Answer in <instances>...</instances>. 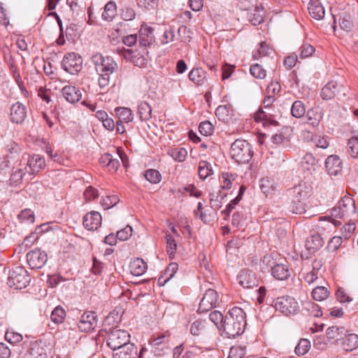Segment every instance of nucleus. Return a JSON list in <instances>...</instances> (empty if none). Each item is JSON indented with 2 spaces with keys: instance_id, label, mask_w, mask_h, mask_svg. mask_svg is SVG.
<instances>
[{
  "instance_id": "nucleus-32",
  "label": "nucleus",
  "mask_w": 358,
  "mask_h": 358,
  "mask_svg": "<svg viewBox=\"0 0 358 358\" xmlns=\"http://www.w3.org/2000/svg\"><path fill=\"white\" fill-rule=\"evenodd\" d=\"M189 78L197 85H202L206 80V73L201 68H194L189 73Z\"/></svg>"
},
{
  "instance_id": "nucleus-14",
  "label": "nucleus",
  "mask_w": 358,
  "mask_h": 358,
  "mask_svg": "<svg viewBox=\"0 0 358 358\" xmlns=\"http://www.w3.org/2000/svg\"><path fill=\"white\" fill-rule=\"evenodd\" d=\"M97 325V315L95 312H85L80 317L78 328L81 331L89 332L94 329Z\"/></svg>"
},
{
  "instance_id": "nucleus-44",
  "label": "nucleus",
  "mask_w": 358,
  "mask_h": 358,
  "mask_svg": "<svg viewBox=\"0 0 358 358\" xmlns=\"http://www.w3.org/2000/svg\"><path fill=\"white\" fill-rule=\"evenodd\" d=\"M329 294V290L324 286H317L311 292L313 299L319 301L327 299Z\"/></svg>"
},
{
  "instance_id": "nucleus-2",
  "label": "nucleus",
  "mask_w": 358,
  "mask_h": 358,
  "mask_svg": "<svg viewBox=\"0 0 358 358\" xmlns=\"http://www.w3.org/2000/svg\"><path fill=\"white\" fill-rule=\"evenodd\" d=\"M230 156L238 164H248L253 156L252 145L246 140L236 139L231 145Z\"/></svg>"
},
{
  "instance_id": "nucleus-29",
  "label": "nucleus",
  "mask_w": 358,
  "mask_h": 358,
  "mask_svg": "<svg viewBox=\"0 0 358 358\" xmlns=\"http://www.w3.org/2000/svg\"><path fill=\"white\" fill-rule=\"evenodd\" d=\"M272 275L277 280H285L291 275V271L285 264H276L271 268Z\"/></svg>"
},
{
  "instance_id": "nucleus-21",
  "label": "nucleus",
  "mask_w": 358,
  "mask_h": 358,
  "mask_svg": "<svg viewBox=\"0 0 358 358\" xmlns=\"http://www.w3.org/2000/svg\"><path fill=\"white\" fill-rule=\"evenodd\" d=\"M215 115L219 120L229 122L234 116V109L231 104L219 106L215 110Z\"/></svg>"
},
{
  "instance_id": "nucleus-17",
  "label": "nucleus",
  "mask_w": 358,
  "mask_h": 358,
  "mask_svg": "<svg viewBox=\"0 0 358 358\" xmlns=\"http://www.w3.org/2000/svg\"><path fill=\"white\" fill-rule=\"evenodd\" d=\"M325 167L327 173L331 176H337L342 171L341 159L336 155H329L325 161Z\"/></svg>"
},
{
  "instance_id": "nucleus-63",
  "label": "nucleus",
  "mask_w": 358,
  "mask_h": 358,
  "mask_svg": "<svg viewBox=\"0 0 358 358\" xmlns=\"http://www.w3.org/2000/svg\"><path fill=\"white\" fill-rule=\"evenodd\" d=\"M24 175V172L22 169H18L12 173L10 178V185L17 186L20 184L22 180V177Z\"/></svg>"
},
{
  "instance_id": "nucleus-31",
  "label": "nucleus",
  "mask_w": 358,
  "mask_h": 358,
  "mask_svg": "<svg viewBox=\"0 0 358 358\" xmlns=\"http://www.w3.org/2000/svg\"><path fill=\"white\" fill-rule=\"evenodd\" d=\"M342 348L344 350L351 352L358 348V335L355 334H344L342 338Z\"/></svg>"
},
{
  "instance_id": "nucleus-51",
  "label": "nucleus",
  "mask_w": 358,
  "mask_h": 358,
  "mask_svg": "<svg viewBox=\"0 0 358 358\" xmlns=\"http://www.w3.org/2000/svg\"><path fill=\"white\" fill-rule=\"evenodd\" d=\"M236 175L229 173H223L220 178L221 187L222 189H229L232 186V181L236 178Z\"/></svg>"
},
{
  "instance_id": "nucleus-12",
  "label": "nucleus",
  "mask_w": 358,
  "mask_h": 358,
  "mask_svg": "<svg viewBox=\"0 0 358 358\" xmlns=\"http://www.w3.org/2000/svg\"><path fill=\"white\" fill-rule=\"evenodd\" d=\"M122 54L125 59H129L135 66L140 68L146 66L148 58L145 55L148 54L146 49H142L141 52L137 50L124 49Z\"/></svg>"
},
{
  "instance_id": "nucleus-52",
  "label": "nucleus",
  "mask_w": 358,
  "mask_h": 358,
  "mask_svg": "<svg viewBox=\"0 0 358 358\" xmlns=\"http://www.w3.org/2000/svg\"><path fill=\"white\" fill-rule=\"evenodd\" d=\"M310 342L306 338H301L295 348V352L298 355H303L309 350Z\"/></svg>"
},
{
  "instance_id": "nucleus-3",
  "label": "nucleus",
  "mask_w": 358,
  "mask_h": 358,
  "mask_svg": "<svg viewBox=\"0 0 358 358\" xmlns=\"http://www.w3.org/2000/svg\"><path fill=\"white\" fill-rule=\"evenodd\" d=\"M30 280L28 271L24 267L18 266L10 271L7 283L10 287L21 289L26 287Z\"/></svg>"
},
{
  "instance_id": "nucleus-35",
  "label": "nucleus",
  "mask_w": 358,
  "mask_h": 358,
  "mask_svg": "<svg viewBox=\"0 0 358 358\" xmlns=\"http://www.w3.org/2000/svg\"><path fill=\"white\" fill-rule=\"evenodd\" d=\"M53 226H48L46 227V240L49 241L50 243H55L58 241L59 236L62 234V231L59 225L50 222ZM50 224V223H46Z\"/></svg>"
},
{
  "instance_id": "nucleus-16",
  "label": "nucleus",
  "mask_w": 358,
  "mask_h": 358,
  "mask_svg": "<svg viewBox=\"0 0 358 358\" xmlns=\"http://www.w3.org/2000/svg\"><path fill=\"white\" fill-rule=\"evenodd\" d=\"M27 257V262L32 269H41L45 265V253L40 248L29 252Z\"/></svg>"
},
{
  "instance_id": "nucleus-43",
  "label": "nucleus",
  "mask_w": 358,
  "mask_h": 358,
  "mask_svg": "<svg viewBox=\"0 0 358 358\" xmlns=\"http://www.w3.org/2000/svg\"><path fill=\"white\" fill-rule=\"evenodd\" d=\"M306 107L301 101H295L292 106V115L296 118H301L306 114Z\"/></svg>"
},
{
  "instance_id": "nucleus-58",
  "label": "nucleus",
  "mask_w": 358,
  "mask_h": 358,
  "mask_svg": "<svg viewBox=\"0 0 358 358\" xmlns=\"http://www.w3.org/2000/svg\"><path fill=\"white\" fill-rule=\"evenodd\" d=\"M119 202L117 195L106 196L101 201V204L104 209H109L115 206Z\"/></svg>"
},
{
  "instance_id": "nucleus-57",
  "label": "nucleus",
  "mask_w": 358,
  "mask_h": 358,
  "mask_svg": "<svg viewBox=\"0 0 358 358\" xmlns=\"http://www.w3.org/2000/svg\"><path fill=\"white\" fill-rule=\"evenodd\" d=\"M178 192L184 194L185 192H189L190 196L199 198L202 195V192L198 189L194 185L190 184L187 185L182 189H179Z\"/></svg>"
},
{
  "instance_id": "nucleus-34",
  "label": "nucleus",
  "mask_w": 358,
  "mask_h": 358,
  "mask_svg": "<svg viewBox=\"0 0 358 358\" xmlns=\"http://www.w3.org/2000/svg\"><path fill=\"white\" fill-rule=\"evenodd\" d=\"M28 165L30 169L31 174H35L41 171L45 165V159L41 158L39 155H33L28 160Z\"/></svg>"
},
{
  "instance_id": "nucleus-6",
  "label": "nucleus",
  "mask_w": 358,
  "mask_h": 358,
  "mask_svg": "<svg viewBox=\"0 0 358 358\" xmlns=\"http://www.w3.org/2000/svg\"><path fill=\"white\" fill-rule=\"evenodd\" d=\"M356 213L355 203L352 198L345 196L341 199L338 206L332 209L331 215L339 218H348Z\"/></svg>"
},
{
  "instance_id": "nucleus-36",
  "label": "nucleus",
  "mask_w": 358,
  "mask_h": 358,
  "mask_svg": "<svg viewBox=\"0 0 358 358\" xmlns=\"http://www.w3.org/2000/svg\"><path fill=\"white\" fill-rule=\"evenodd\" d=\"M138 115L142 122L149 120L152 117L151 106L145 101L141 102L138 106Z\"/></svg>"
},
{
  "instance_id": "nucleus-39",
  "label": "nucleus",
  "mask_w": 358,
  "mask_h": 358,
  "mask_svg": "<svg viewBox=\"0 0 358 358\" xmlns=\"http://www.w3.org/2000/svg\"><path fill=\"white\" fill-rule=\"evenodd\" d=\"M199 176L201 179L204 180L213 174L212 165L207 161H201L198 168Z\"/></svg>"
},
{
  "instance_id": "nucleus-7",
  "label": "nucleus",
  "mask_w": 358,
  "mask_h": 358,
  "mask_svg": "<svg viewBox=\"0 0 358 358\" xmlns=\"http://www.w3.org/2000/svg\"><path fill=\"white\" fill-rule=\"evenodd\" d=\"M129 341L130 335L127 331L113 329L108 334L106 343L111 350L115 351L117 349L131 344Z\"/></svg>"
},
{
  "instance_id": "nucleus-19",
  "label": "nucleus",
  "mask_w": 358,
  "mask_h": 358,
  "mask_svg": "<svg viewBox=\"0 0 358 358\" xmlns=\"http://www.w3.org/2000/svg\"><path fill=\"white\" fill-rule=\"evenodd\" d=\"M101 215L96 211L87 213L83 217V226L88 230L97 229L101 224Z\"/></svg>"
},
{
  "instance_id": "nucleus-30",
  "label": "nucleus",
  "mask_w": 358,
  "mask_h": 358,
  "mask_svg": "<svg viewBox=\"0 0 358 358\" xmlns=\"http://www.w3.org/2000/svg\"><path fill=\"white\" fill-rule=\"evenodd\" d=\"M271 116V115L269 113L264 111L261 107L255 113L254 118L257 122H263V125L264 127L278 126V122L276 120L272 119Z\"/></svg>"
},
{
  "instance_id": "nucleus-13",
  "label": "nucleus",
  "mask_w": 358,
  "mask_h": 358,
  "mask_svg": "<svg viewBox=\"0 0 358 358\" xmlns=\"http://www.w3.org/2000/svg\"><path fill=\"white\" fill-rule=\"evenodd\" d=\"M238 284L243 288L252 289L259 285L257 274L250 270H242L237 276Z\"/></svg>"
},
{
  "instance_id": "nucleus-10",
  "label": "nucleus",
  "mask_w": 358,
  "mask_h": 358,
  "mask_svg": "<svg viewBox=\"0 0 358 358\" xmlns=\"http://www.w3.org/2000/svg\"><path fill=\"white\" fill-rule=\"evenodd\" d=\"M339 96H345V87L335 81L329 82L321 90L320 96L323 100H331Z\"/></svg>"
},
{
  "instance_id": "nucleus-38",
  "label": "nucleus",
  "mask_w": 358,
  "mask_h": 358,
  "mask_svg": "<svg viewBox=\"0 0 358 358\" xmlns=\"http://www.w3.org/2000/svg\"><path fill=\"white\" fill-rule=\"evenodd\" d=\"M259 187L266 195L272 193L276 189V185L273 179L269 178H262L259 182Z\"/></svg>"
},
{
  "instance_id": "nucleus-5",
  "label": "nucleus",
  "mask_w": 358,
  "mask_h": 358,
  "mask_svg": "<svg viewBox=\"0 0 358 358\" xmlns=\"http://www.w3.org/2000/svg\"><path fill=\"white\" fill-rule=\"evenodd\" d=\"M194 336L202 339H210L215 335V327L206 320H196L192 323L189 329Z\"/></svg>"
},
{
  "instance_id": "nucleus-45",
  "label": "nucleus",
  "mask_w": 358,
  "mask_h": 358,
  "mask_svg": "<svg viewBox=\"0 0 358 358\" xmlns=\"http://www.w3.org/2000/svg\"><path fill=\"white\" fill-rule=\"evenodd\" d=\"M306 204L303 201L294 199L292 198L291 203L289 204V209L293 213L302 214L306 212Z\"/></svg>"
},
{
  "instance_id": "nucleus-61",
  "label": "nucleus",
  "mask_w": 358,
  "mask_h": 358,
  "mask_svg": "<svg viewBox=\"0 0 358 358\" xmlns=\"http://www.w3.org/2000/svg\"><path fill=\"white\" fill-rule=\"evenodd\" d=\"M199 129L202 135L208 136L212 134L214 127L209 121H203L200 123Z\"/></svg>"
},
{
  "instance_id": "nucleus-64",
  "label": "nucleus",
  "mask_w": 358,
  "mask_h": 358,
  "mask_svg": "<svg viewBox=\"0 0 358 358\" xmlns=\"http://www.w3.org/2000/svg\"><path fill=\"white\" fill-rule=\"evenodd\" d=\"M269 50L270 49L266 43L265 42H261L257 52L253 54V57L255 59H258L262 57L268 55L270 54Z\"/></svg>"
},
{
  "instance_id": "nucleus-20",
  "label": "nucleus",
  "mask_w": 358,
  "mask_h": 358,
  "mask_svg": "<svg viewBox=\"0 0 358 358\" xmlns=\"http://www.w3.org/2000/svg\"><path fill=\"white\" fill-rule=\"evenodd\" d=\"M113 358H139L138 349L134 344H129L115 350Z\"/></svg>"
},
{
  "instance_id": "nucleus-40",
  "label": "nucleus",
  "mask_w": 358,
  "mask_h": 358,
  "mask_svg": "<svg viewBox=\"0 0 358 358\" xmlns=\"http://www.w3.org/2000/svg\"><path fill=\"white\" fill-rule=\"evenodd\" d=\"M116 15V4L114 1L108 2L104 7L102 18L106 21H112Z\"/></svg>"
},
{
  "instance_id": "nucleus-24",
  "label": "nucleus",
  "mask_w": 358,
  "mask_h": 358,
  "mask_svg": "<svg viewBox=\"0 0 358 358\" xmlns=\"http://www.w3.org/2000/svg\"><path fill=\"white\" fill-rule=\"evenodd\" d=\"M27 116L25 106L17 102L13 104L10 108V120L15 123H22Z\"/></svg>"
},
{
  "instance_id": "nucleus-41",
  "label": "nucleus",
  "mask_w": 358,
  "mask_h": 358,
  "mask_svg": "<svg viewBox=\"0 0 358 358\" xmlns=\"http://www.w3.org/2000/svg\"><path fill=\"white\" fill-rule=\"evenodd\" d=\"M265 11L262 8L257 7L253 13L249 14V20L255 26L261 24L264 19Z\"/></svg>"
},
{
  "instance_id": "nucleus-28",
  "label": "nucleus",
  "mask_w": 358,
  "mask_h": 358,
  "mask_svg": "<svg viewBox=\"0 0 358 358\" xmlns=\"http://www.w3.org/2000/svg\"><path fill=\"white\" fill-rule=\"evenodd\" d=\"M291 195L292 198L298 199V200L303 201L306 203L310 195V189L306 183L299 184L292 189Z\"/></svg>"
},
{
  "instance_id": "nucleus-18",
  "label": "nucleus",
  "mask_w": 358,
  "mask_h": 358,
  "mask_svg": "<svg viewBox=\"0 0 358 358\" xmlns=\"http://www.w3.org/2000/svg\"><path fill=\"white\" fill-rule=\"evenodd\" d=\"M324 117V110L319 106H315L308 110L306 113L307 119L306 123L316 128L320 125L321 120Z\"/></svg>"
},
{
  "instance_id": "nucleus-56",
  "label": "nucleus",
  "mask_w": 358,
  "mask_h": 358,
  "mask_svg": "<svg viewBox=\"0 0 358 358\" xmlns=\"http://www.w3.org/2000/svg\"><path fill=\"white\" fill-rule=\"evenodd\" d=\"M315 51V48L308 43H303L299 48V57L306 59L310 57Z\"/></svg>"
},
{
  "instance_id": "nucleus-55",
  "label": "nucleus",
  "mask_w": 358,
  "mask_h": 358,
  "mask_svg": "<svg viewBox=\"0 0 358 358\" xmlns=\"http://www.w3.org/2000/svg\"><path fill=\"white\" fill-rule=\"evenodd\" d=\"M250 72L254 78L258 79H264L266 75V70L259 64L251 65Z\"/></svg>"
},
{
  "instance_id": "nucleus-46",
  "label": "nucleus",
  "mask_w": 358,
  "mask_h": 358,
  "mask_svg": "<svg viewBox=\"0 0 358 358\" xmlns=\"http://www.w3.org/2000/svg\"><path fill=\"white\" fill-rule=\"evenodd\" d=\"M224 317L217 310H214L209 314V322L215 325V329H220L224 322Z\"/></svg>"
},
{
  "instance_id": "nucleus-48",
  "label": "nucleus",
  "mask_w": 358,
  "mask_h": 358,
  "mask_svg": "<svg viewBox=\"0 0 358 358\" xmlns=\"http://www.w3.org/2000/svg\"><path fill=\"white\" fill-rule=\"evenodd\" d=\"M66 317V311L60 306H57L51 313V320L55 324L62 323Z\"/></svg>"
},
{
  "instance_id": "nucleus-50",
  "label": "nucleus",
  "mask_w": 358,
  "mask_h": 358,
  "mask_svg": "<svg viewBox=\"0 0 358 358\" xmlns=\"http://www.w3.org/2000/svg\"><path fill=\"white\" fill-rule=\"evenodd\" d=\"M347 150L352 158L358 157V138L352 137L348 140Z\"/></svg>"
},
{
  "instance_id": "nucleus-27",
  "label": "nucleus",
  "mask_w": 358,
  "mask_h": 358,
  "mask_svg": "<svg viewBox=\"0 0 358 358\" xmlns=\"http://www.w3.org/2000/svg\"><path fill=\"white\" fill-rule=\"evenodd\" d=\"M62 94L68 102L76 103L82 97V92L74 86L67 85L62 88Z\"/></svg>"
},
{
  "instance_id": "nucleus-25",
  "label": "nucleus",
  "mask_w": 358,
  "mask_h": 358,
  "mask_svg": "<svg viewBox=\"0 0 358 358\" xmlns=\"http://www.w3.org/2000/svg\"><path fill=\"white\" fill-rule=\"evenodd\" d=\"M324 307H321L313 301H305L302 303V313L303 315L319 317L322 316Z\"/></svg>"
},
{
  "instance_id": "nucleus-9",
  "label": "nucleus",
  "mask_w": 358,
  "mask_h": 358,
  "mask_svg": "<svg viewBox=\"0 0 358 358\" xmlns=\"http://www.w3.org/2000/svg\"><path fill=\"white\" fill-rule=\"evenodd\" d=\"M83 59L75 52L66 55L62 60L63 69L71 74H76L82 69Z\"/></svg>"
},
{
  "instance_id": "nucleus-23",
  "label": "nucleus",
  "mask_w": 358,
  "mask_h": 358,
  "mask_svg": "<svg viewBox=\"0 0 358 358\" xmlns=\"http://www.w3.org/2000/svg\"><path fill=\"white\" fill-rule=\"evenodd\" d=\"M138 42L142 49L150 46L154 42L153 29L150 27L141 28Z\"/></svg>"
},
{
  "instance_id": "nucleus-22",
  "label": "nucleus",
  "mask_w": 358,
  "mask_h": 358,
  "mask_svg": "<svg viewBox=\"0 0 358 358\" xmlns=\"http://www.w3.org/2000/svg\"><path fill=\"white\" fill-rule=\"evenodd\" d=\"M324 241L319 234H315L308 237L306 241V248L309 254H315L323 247Z\"/></svg>"
},
{
  "instance_id": "nucleus-4",
  "label": "nucleus",
  "mask_w": 358,
  "mask_h": 358,
  "mask_svg": "<svg viewBox=\"0 0 358 358\" xmlns=\"http://www.w3.org/2000/svg\"><path fill=\"white\" fill-rule=\"evenodd\" d=\"M275 310L287 317L296 315L299 311V306L296 300L290 296H283L273 301Z\"/></svg>"
},
{
  "instance_id": "nucleus-11",
  "label": "nucleus",
  "mask_w": 358,
  "mask_h": 358,
  "mask_svg": "<svg viewBox=\"0 0 358 358\" xmlns=\"http://www.w3.org/2000/svg\"><path fill=\"white\" fill-rule=\"evenodd\" d=\"M219 301L218 293L213 289H208L201 299L199 311L200 313H206L215 308Z\"/></svg>"
},
{
  "instance_id": "nucleus-49",
  "label": "nucleus",
  "mask_w": 358,
  "mask_h": 358,
  "mask_svg": "<svg viewBox=\"0 0 358 358\" xmlns=\"http://www.w3.org/2000/svg\"><path fill=\"white\" fill-rule=\"evenodd\" d=\"M311 140L315 146L322 149H326L329 145V137L325 135H313Z\"/></svg>"
},
{
  "instance_id": "nucleus-26",
  "label": "nucleus",
  "mask_w": 358,
  "mask_h": 358,
  "mask_svg": "<svg viewBox=\"0 0 358 358\" xmlns=\"http://www.w3.org/2000/svg\"><path fill=\"white\" fill-rule=\"evenodd\" d=\"M308 9L310 15L315 20H320L324 17L325 10L319 0H310Z\"/></svg>"
},
{
  "instance_id": "nucleus-62",
  "label": "nucleus",
  "mask_w": 358,
  "mask_h": 358,
  "mask_svg": "<svg viewBox=\"0 0 358 358\" xmlns=\"http://www.w3.org/2000/svg\"><path fill=\"white\" fill-rule=\"evenodd\" d=\"M343 237L335 236L330 239L327 244V249L330 251L334 252L339 248L342 244Z\"/></svg>"
},
{
  "instance_id": "nucleus-1",
  "label": "nucleus",
  "mask_w": 358,
  "mask_h": 358,
  "mask_svg": "<svg viewBox=\"0 0 358 358\" xmlns=\"http://www.w3.org/2000/svg\"><path fill=\"white\" fill-rule=\"evenodd\" d=\"M245 326V313L239 307H234L224 316L222 329L227 338H235L244 332Z\"/></svg>"
},
{
  "instance_id": "nucleus-54",
  "label": "nucleus",
  "mask_w": 358,
  "mask_h": 358,
  "mask_svg": "<svg viewBox=\"0 0 358 358\" xmlns=\"http://www.w3.org/2000/svg\"><path fill=\"white\" fill-rule=\"evenodd\" d=\"M166 252L169 257L173 258L177 249V244L171 234H166Z\"/></svg>"
},
{
  "instance_id": "nucleus-60",
  "label": "nucleus",
  "mask_w": 358,
  "mask_h": 358,
  "mask_svg": "<svg viewBox=\"0 0 358 358\" xmlns=\"http://www.w3.org/2000/svg\"><path fill=\"white\" fill-rule=\"evenodd\" d=\"M18 219L21 222L32 223L34 222V214L30 209H24L18 215Z\"/></svg>"
},
{
  "instance_id": "nucleus-47",
  "label": "nucleus",
  "mask_w": 358,
  "mask_h": 358,
  "mask_svg": "<svg viewBox=\"0 0 358 358\" xmlns=\"http://www.w3.org/2000/svg\"><path fill=\"white\" fill-rule=\"evenodd\" d=\"M172 158L178 162H184L187 155V151L184 148H172L169 152Z\"/></svg>"
},
{
  "instance_id": "nucleus-37",
  "label": "nucleus",
  "mask_w": 358,
  "mask_h": 358,
  "mask_svg": "<svg viewBox=\"0 0 358 358\" xmlns=\"http://www.w3.org/2000/svg\"><path fill=\"white\" fill-rule=\"evenodd\" d=\"M345 334V329L343 327L331 326L329 327L326 331L327 338L330 340H339L342 339L343 336Z\"/></svg>"
},
{
  "instance_id": "nucleus-42",
  "label": "nucleus",
  "mask_w": 358,
  "mask_h": 358,
  "mask_svg": "<svg viewBox=\"0 0 358 358\" xmlns=\"http://www.w3.org/2000/svg\"><path fill=\"white\" fill-rule=\"evenodd\" d=\"M117 116L121 122H129L133 120L131 110L128 108H117L115 109Z\"/></svg>"
},
{
  "instance_id": "nucleus-59",
  "label": "nucleus",
  "mask_w": 358,
  "mask_h": 358,
  "mask_svg": "<svg viewBox=\"0 0 358 358\" xmlns=\"http://www.w3.org/2000/svg\"><path fill=\"white\" fill-rule=\"evenodd\" d=\"M178 34L183 43L190 42L192 39V31L186 26H180L178 29Z\"/></svg>"
},
{
  "instance_id": "nucleus-8",
  "label": "nucleus",
  "mask_w": 358,
  "mask_h": 358,
  "mask_svg": "<svg viewBox=\"0 0 358 358\" xmlns=\"http://www.w3.org/2000/svg\"><path fill=\"white\" fill-rule=\"evenodd\" d=\"M93 63L96 66V71L101 73L110 76L117 71L118 66L110 57H103L101 54L94 55L92 57Z\"/></svg>"
},
{
  "instance_id": "nucleus-15",
  "label": "nucleus",
  "mask_w": 358,
  "mask_h": 358,
  "mask_svg": "<svg viewBox=\"0 0 358 358\" xmlns=\"http://www.w3.org/2000/svg\"><path fill=\"white\" fill-rule=\"evenodd\" d=\"M45 343L41 339L23 343V348L27 349V352L29 353L31 358H45Z\"/></svg>"
},
{
  "instance_id": "nucleus-53",
  "label": "nucleus",
  "mask_w": 358,
  "mask_h": 358,
  "mask_svg": "<svg viewBox=\"0 0 358 358\" xmlns=\"http://www.w3.org/2000/svg\"><path fill=\"white\" fill-rule=\"evenodd\" d=\"M145 178L150 183L157 184L161 180L162 176L156 169H148L145 172Z\"/></svg>"
},
{
  "instance_id": "nucleus-33",
  "label": "nucleus",
  "mask_w": 358,
  "mask_h": 358,
  "mask_svg": "<svg viewBox=\"0 0 358 358\" xmlns=\"http://www.w3.org/2000/svg\"><path fill=\"white\" fill-rule=\"evenodd\" d=\"M129 268L131 273L134 275L139 276L145 272L147 269V264L143 259L136 258L130 263Z\"/></svg>"
}]
</instances>
